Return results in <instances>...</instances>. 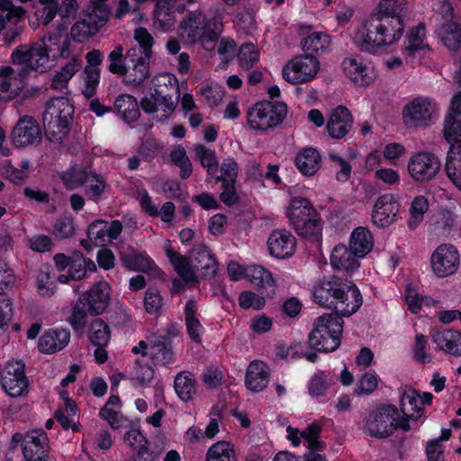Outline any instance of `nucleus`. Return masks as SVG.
Returning a JSON list of instances; mask_svg holds the SVG:
<instances>
[{
  "label": "nucleus",
  "mask_w": 461,
  "mask_h": 461,
  "mask_svg": "<svg viewBox=\"0 0 461 461\" xmlns=\"http://www.w3.org/2000/svg\"><path fill=\"white\" fill-rule=\"evenodd\" d=\"M69 54L70 41L60 31L50 32L35 41L19 45L13 50L11 60L21 69L16 72L9 66L0 68V95L5 100L16 98L31 72L45 73Z\"/></svg>",
  "instance_id": "obj_1"
},
{
  "label": "nucleus",
  "mask_w": 461,
  "mask_h": 461,
  "mask_svg": "<svg viewBox=\"0 0 461 461\" xmlns=\"http://www.w3.org/2000/svg\"><path fill=\"white\" fill-rule=\"evenodd\" d=\"M312 297L316 303L345 317L357 312L363 303L361 293L354 284L334 276L319 281L313 287Z\"/></svg>",
  "instance_id": "obj_2"
},
{
  "label": "nucleus",
  "mask_w": 461,
  "mask_h": 461,
  "mask_svg": "<svg viewBox=\"0 0 461 461\" xmlns=\"http://www.w3.org/2000/svg\"><path fill=\"white\" fill-rule=\"evenodd\" d=\"M451 110L453 113L444 123V136L450 143L445 167L448 178L461 191V93L454 95Z\"/></svg>",
  "instance_id": "obj_3"
},
{
  "label": "nucleus",
  "mask_w": 461,
  "mask_h": 461,
  "mask_svg": "<svg viewBox=\"0 0 461 461\" xmlns=\"http://www.w3.org/2000/svg\"><path fill=\"white\" fill-rule=\"evenodd\" d=\"M222 23L217 18L208 19L201 11L190 12L179 24V35L186 42H200L207 50L214 49Z\"/></svg>",
  "instance_id": "obj_4"
},
{
  "label": "nucleus",
  "mask_w": 461,
  "mask_h": 461,
  "mask_svg": "<svg viewBox=\"0 0 461 461\" xmlns=\"http://www.w3.org/2000/svg\"><path fill=\"white\" fill-rule=\"evenodd\" d=\"M361 429L372 438H386L396 429L409 431L411 427L407 418L401 417L396 406L385 404L371 411L364 420Z\"/></svg>",
  "instance_id": "obj_5"
},
{
  "label": "nucleus",
  "mask_w": 461,
  "mask_h": 461,
  "mask_svg": "<svg viewBox=\"0 0 461 461\" xmlns=\"http://www.w3.org/2000/svg\"><path fill=\"white\" fill-rule=\"evenodd\" d=\"M343 320L334 313H325L317 318L308 336L312 348L321 352H333L340 345Z\"/></svg>",
  "instance_id": "obj_6"
},
{
  "label": "nucleus",
  "mask_w": 461,
  "mask_h": 461,
  "mask_svg": "<svg viewBox=\"0 0 461 461\" xmlns=\"http://www.w3.org/2000/svg\"><path fill=\"white\" fill-rule=\"evenodd\" d=\"M285 214L295 231L305 238L318 239L321 232V223L311 202L303 197H293Z\"/></svg>",
  "instance_id": "obj_7"
},
{
  "label": "nucleus",
  "mask_w": 461,
  "mask_h": 461,
  "mask_svg": "<svg viewBox=\"0 0 461 461\" xmlns=\"http://www.w3.org/2000/svg\"><path fill=\"white\" fill-rule=\"evenodd\" d=\"M74 107L68 98L51 99L43 113L46 135L51 141H61L68 134Z\"/></svg>",
  "instance_id": "obj_8"
},
{
  "label": "nucleus",
  "mask_w": 461,
  "mask_h": 461,
  "mask_svg": "<svg viewBox=\"0 0 461 461\" xmlns=\"http://www.w3.org/2000/svg\"><path fill=\"white\" fill-rule=\"evenodd\" d=\"M287 113L283 102H258L247 113L248 125L254 131H267L280 124Z\"/></svg>",
  "instance_id": "obj_9"
},
{
  "label": "nucleus",
  "mask_w": 461,
  "mask_h": 461,
  "mask_svg": "<svg viewBox=\"0 0 461 461\" xmlns=\"http://www.w3.org/2000/svg\"><path fill=\"white\" fill-rule=\"evenodd\" d=\"M25 9L14 6L11 0H0V34L5 44L17 41L25 29Z\"/></svg>",
  "instance_id": "obj_10"
},
{
  "label": "nucleus",
  "mask_w": 461,
  "mask_h": 461,
  "mask_svg": "<svg viewBox=\"0 0 461 461\" xmlns=\"http://www.w3.org/2000/svg\"><path fill=\"white\" fill-rule=\"evenodd\" d=\"M438 117V107L430 98L418 96L408 102L402 109V122L409 128L426 127Z\"/></svg>",
  "instance_id": "obj_11"
},
{
  "label": "nucleus",
  "mask_w": 461,
  "mask_h": 461,
  "mask_svg": "<svg viewBox=\"0 0 461 461\" xmlns=\"http://www.w3.org/2000/svg\"><path fill=\"white\" fill-rule=\"evenodd\" d=\"M341 68L344 76L358 87H366L377 78L373 64L358 54L346 57L341 63Z\"/></svg>",
  "instance_id": "obj_12"
},
{
  "label": "nucleus",
  "mask_w": 461,
  "mask_h": 461,
  "mask_svg": "<svg viewBox=\"0 0 461 461\" xmlns=\"http://www.w3.org/2000/svg\"><path fill=\"white\" fill-rule=\"evenodd\" d=\"M21 360L8 361L0 371L2 389L11 397H20L28 393L29 380Z\"/></svg>",
  "instance_id": "obj_13"
},
{
  "label": "nucleus",
  "mask_w": 461,
  "mask_h": 461,
  "mask_svg": "<svg viewBox=\"0 0 461 461\" xmlns=\"http://www.w3.org/2000/svg\"><path fill=\"white\" fill-rule=\"evenodd\" d=\"M320 70L318 59L311 55L298 56L288 61L283 68V78L294 85L312 80Z\"/></svg>",
  "instance_id": "obj_14"
},
{
  "label": "nucleus",
  "mask_w": 461,
  "mask_h": 461,
  "mask_svg": "<svg viewBox=\"0 0 461 461\" xmlns=\"http://www.w3.org/2000/svg\"><path fill=\"white\" fill-rule=\"evenodd\" d=\"M439 158L427 151L417 152L411 156L407 163V170L412 180L424 183L433 179L439 172Z\"/></svg>",
  "instance_id": "obj_15"
},
{
  "label": "nucleus",
  "mask_w": 461,
  "mask_h": 461,
  "mask_svg": "<svg viewBox=\"0 0 461 461\" xmlns=\"http://www.w3.org/2000/svg\"><path fill=\"white\" fill-rule=\"evenodd\" d=\"M122 230V225L119 221L110 222L95 221L92 222L87 230V239L81 241L82 246L90 251L93 247H103L107 242L116 240Z\"/></svg>",
  "instance_id": "obj_16"
},
{
  "label": "nucleus",
  "mask_w": 461,
  "mask_h": 461,
  "mask_svg": "<svg viewBox=\"0 0 461 461\" xmlns=\"http://www.w3.org/2000/svg\"><path fill=\"white\" fill-rule=\"evenodd\" d=\"M138 48H131L126 52V67L122 73L123 82L131 86L141 85L149 77V60Z\"/></svg>",
  "instance_id": "obj_17"
},
{
  "label": "nucleus",
  "mask_w": 461,
  "mask_h": 461,
  "mask_svg": "<svg viewBox=\"0 0 461 461\" xmlns=\"http://www.w3.org/2000/svg\"><path fill=\"white\" fill-rule=\"evenodd\" d=\"M459 261L457 249L449 244L438 246L430 258L432 271L438 277L455 274L458 269Z\"/></svg>",
  "instance_id": "obj_18"
},
{
  "label": "nucleus",
  "mask_w": 461,
  "mask_h": 461,
  "mask_svg": "<svg viewBox=\"0 0 461 461\" xmlns=\"http://www.w3.org/2000/svg\"><path fill=\"white\" fill-rule=\"evenodd\" d=\"M376 18L375 30L380 42V50L397 43L402 37L404 24L402 18L397 15H379Z\"/></svg>",
  "instance_id": "obj_19"
},
{
  "label": "nucleus",
  "mask_w": 461,
  "mask_h": 461,
  "mask_svg": "<svg viewBox=\"0 0 461 461\" xmlns=\"http://www.w3.org/2000/svg\"><path fill=\"white\" fill-rule=\"evenodd\" d=\"M12 142L18 149L37 145L41 140V130L37 121L29 115L19 119L12 131Z\"/></svg>",
  "instance_id": "obj_20"
},
{
  "label": "nucleus",
  "mask_w": 461,
  "mask_h": 461,
  "mask_svg": "<svg viewBox=\"0 0 461 461\" xmlns=\"http://www.w3.org/2000/svg\"><path fill=\"white\" fill-rule=\"evenodd\" d=\"M433 395L430 393L420 394L417 390L411 387H404L401 390L400 407L402 412V417L410 419H418L423 414L425 405L431 403Z\"/></svg>",
  "instance_id": "obj_21"
},
{
  "label": "nucleus",
  "mask_w": 461,
  "mask_h": 461,
  "mask_svg": "<svg viewBox=\"0 0 461 461\" xmlns=\"http://www.w3.org/2000/svg\"><path fill=\"white\" fill-rule=\"evenodd\" d=\"M140 105L145 113H155V118L160 122L168 119L176 106L172 96L157 89L146 95L141 99Z\"/></svg>",
  "instance_id": "obj_22"
},
{
  "label": "nucleus",
  "mask_w": 461,
  "mask_h": 461,
  "mask_svg": "<svg viewBox=\"0 0 461 461\" xmlns=\"http://www.w3.org/2000/svg\"><path fill=\"white\" fill-rule=\"evenodd\" d=\"M376 26V18L372 17L365 20L355 29L352 41L361 51L370 54H377L381 51L376 36L378 31L375 29Z\"/></svg>",
  "instance_id": "obj_23"
},
{
  "label": "nucleus",
  "mask_w": 461,
  "mask_h": 461,
  "mask_svg": "<svg viewBox=\"0 0 461 461\" xmlns=\"http://www.w3.org/2000/svg\"><path fill=\"white\" fill-rule=\"evenodd\" d=\"M400 204L392 194L380 195L375 202L371 219L378 227H387L396 221Z\"/></svg>",
  "instance_id": "obj_24"
},
{
  "label": "nucleus",
  "mask_w": 461,
  "mask_h": 461,
  "mask_svg": "<svg viewBox=\"0 0 461 461\" xmlns=\"http://www.w3.org/2000/svg\"><path fill=\"white\" fill-rule=\"evenodd\" d=\"M111 299V286L105 281L95 284L80 298L90 315H99L108 307Z\"/></svg>",
  "instance_id": "obj_25"
},
{
  "label": "nucleus",
  "mask_w": 461,
  "mask_h": 461,
  "mask_svg": "<svg viewBox=\"0 0 461 461\" xmlns=\"http://www.w3.org/2000/svg\"><path fill=\"white\" fill-rule=\"evenodd\" d=\"M297 247L295 237L285 229L275 230L267 240V248L272 257L285 259L291 258Z\"/></svg>",
  "instance_id": "obj_26"
},
{
  "label": "nucleus",
  "mask_w": 461,
  "mask_h": 461,
  "mask_svg": "<svg viewBox=\"0 0 461 461\" xmlns=\"http://www.w3.org/2000/svg\"><path fill=\"white\" fill-rule=\"evenodd\" d=\"M48 438L41 429L28 431L24 435L23 454L26 461H47Z\"/></svg>",
  "instance_id": "obj_27"
},
{
  "label": "nucleus",
  "mask_w": 461,
  "mask_h": 461,
  "mask_svg": "<svg viewBox=\"0 0 461 461\" xmlns=\"http://www.w3.org/2000/svg\"><path fill=\"white\" fill-rule=\"evenodd\" d=\"M360 259L353 250L344 245H336L330 256V266L333 269L347 275H353L360 267Z\"/></svg>",
  "instance_id": "obj_28"
},
{
  "label": "nucleus",
  "mask_w": 461,
  "mask_h": 461,
  "mask_svg": "<svg viewBox=\"0 0 461 461\" xmlns=\"http://www.w3.org/2000/svg\"><path fill=\"white\" fill-rule=\"evenodd\" d=\"M353 118L348 108L338 106L330 113L327 122V130L330 137L341 139L352 128Z\"/></svg>",
  "instance_id": "obj_29"
},
{
  "label": "nucleus",
  "mask_w": 461,
  "mask_h": 461,
  "mask_svg": "<svg viewBox=\"0 0 461 461\" xmlns=\"http://www.w3.org/2000/svg\"><path fill=\"white\" fill-rule=\"evenodd\" d=\"M70 340L67 329H55L46 331L39 339L38 348L44 354H53L63 349Z\"/></svg>",
  "instance_id": "obj_30"
},
{
  "label": "nucleus",
  "mask_w": 461,
  "mask_h": 461,
  "mask_svg": "<svg viewBox=\"0 0 461 461\" xmlns=\"http://www.w3.org/2000/svg\"><path fill=\"white\" fill-rule=\"evenodd\" d=\"M433 342L445 353L461 356V332L455 330H437L431 333Z\"/></svg>",
  "instance_id": "obj_31"
},
{
  "label": "nucleus",
  "mask_w": 461,
  "mask_h": 461,
  "mask_svg": "<svg viewBox=\"0 0 461 461\" xmlns=\"http://www.w3.org/2000/svg\"><path fill=\"white\" fill-rule=\"evenodd\" d=\"M268 378L269 370L264 362L254 360L249 365L245 383L249 391H262L267 387L269 380Z\"/></svg>",
  "instance_id": "obj_32"
},
{
  "label": "nucleus",
  "mask_w": 461,
  "mask_h": 461,
  "mask_svg": "<svg viewBox=\"0 0 461 461\" xmlns=\"http://www.w3.org/2000/svg\"><path fill=\"white\" fill-rule=\"evenodd\" d=\"M348 247L359 258H366L374 248L373 234L366 227L355 228L349 236Z\"/></svg>",
  "instance_id": "obj_33"
},
{
  "label": "nucleus",
  "mask_w": 461,
  "mask_h": 461,
  "mask_svg": "<svg viewBox=\"0 0 461 461\" xmlns=\"http://www.w3.org/2000/svg\"><path fill=\"white\" fill-rule=\"evenodd\" d=\"M81 67L82 61L80 58L73 56L67 64L55 73L50 84L51 88L62 94H68V83Z\"/></svg>",
  "instance_id": "obj_34"
},
{
  "label": "nucleus",
  "mask_w": 461,
  "mask_h": 461,
  "mask_svg": "<svg viewBox=\"0 0 461 461\" xmlns=\"http://www.w3.org/2000/svg\"><path fill=\"white\" fill-rule=\"evenodd\" d=\"M295 166L304 176H314L321 165V156L314 148H304L295 157Z\"/></svg>",
  "instance_id": "obj_35"
},
{
  "label": "nucleus",
  "mask_w": 461,
  "mask_h": 461,
  "mask_svg": "<svg viewBox=\"0 0 461 461\" xmlns=\"http://www.w3.org/2000/svg\"><path fill=\"white\" fill-rule=\"evenodd\" d=\"M174 389L182 402H189L193 401L197 393L195 375L190 371L177 373L174 379Z\"/></svg>",
  "instance_id": "obj_36"
},
{
  "label": "nucleus",
  "mask_w": 461,
  "mask_h": 461,
  "mask_svg": "<svg viewBox=\"0 0 461 461\" xmlns=\"http://www.w3.org/2000/svg\"><path fill=\"white\" fill-rule=\"evenodd\" d=\"M165 253L177 275L185 282L196 280L194 267L187 258L175 251L170 243L165 245Z\"/></svg>",
  "instance_id": "obj_37"
},
{
  "label": "nucleus",
  "mask_w": 461,
  "mask_h": 461,
  "mask_svg": "<svg viewBox=\"0 0 461 461\" xmlns=\"http://www.w3.org/2000/svg\"><path fill=\"white\" fill-rule=\"evenodd\" d=\"M114 110L127 123L137 121L140 115L137 99L127 94L120 95L114 101Z\"/></svg>",
  "instance_id": "obj_38"
},
{
  "label": "nucleus",
  "mask_w": 461,
  "mask_h": 461,
  "mask_svg": "<svg viewBox=\"0 0 461 461\" xmlns=\"http://www.w3.org/2000/svg\"><path fill=\"white\" fill-rule=\"evenodd\" d=\"M122 265L131 271L148 272L153 268L154 262L146 252H138L132 249L120 252Z\"/></svg>",
  "instance_id": "obj_39"
},
{
  "label": "nucleus",
  "mask_w": 461,
  "mask_h": 461,
  "mask_svg": "<svg viewBox=\"0 0 461 461\" xmlns=\"http://www.w3.org/2000/svg\"><path fill=\"white\" fill-rule=\"evenodd\" d=\"M175 11L168 6L167 2H158L156 5L153 25L161 32H167L176 25Z\"/></svg>",
  "instance_id": "obj_40"
},
{
  "label": "nucleus",
  "mask_w": 461,
  "mask_h": 461,
  "mask_svg": "<svg viewBox=\"0 0 461 461\" xmlns=\"http://www.w3.org/2000/svg\"><path fill=\"white\" fill-rule=\"evenodd\" d=\"M58 0H39L34 12L38 23H31V27L36 30L40 23L45 26L50 24L58 14Z\"/></svg>",
  "instance_id": "obj_41"
},
{
  "label": "nucleus",
  "mask_w": 461,
  "mask_h": 461,
  "mask_svg": "<svg viewBox=\"0 0 461 461\" xmlns=\"http://www.w3.org/2000/svg\"><path fill=\"white\" fill-rule=\"evenodd\" d=\"M87 265L90 270L95 268V264L92 261L87 263L81 254H75L68 266V275H59L58 281L66 284L69 280H80L84 278L86 274Z\"/></svg>",
  "instance_id": "obj_42"
},
{
  "label": "nucleus",
  "mask_w": 461,
  "mask_h": 461,
  "mask_svg": "<svg viewBox=\"0 0 461 461\" xmlns=\"http://www.w3.org/2000/svg\"><path fill=\"white\" fill-rule=\"evenodd\" d=\"M205 461H237L233 444L225 440L212 444L206 452Z\"/></svg>",
  "instance_id": "obj_43"
},
{
  "label": "nucleus",
  "mask_w": 461,
  "mask_h": 461,
  "mask_svg": "<svg viewBox=\"0 0 461 461\" xmlns=\"http://www.w3.org/2000/svg\"><path fill=\"white\" fill-rule=\"evenodd\" d=\"M121 406V400L118 395H111L105 405L101 408L99 415L105 420L112 429H117L123 421L122 415L117 411Z\"/></svg>",
  "instance_id": "obj_44"
},
{
  "label": "nucleus",
  "mask_w": 461,
  "mask_h": 461,
  "mask_svg": "<svg viewBox=\"0 0 461 461\" xmlns=\"http://www.w3.org/2000/svg\"><path fill=\"white\" fill-rule=\"evenodd\" d=\"M196 310L197 308L194 301L190 300L186 303L185 315L187 332L193 341L199 343L204 330L199 320L195 317Z\"/></svg>",
  "instance_id": "obj_45"
},
{
  "label": "nucleus",
  "mask_w": 461,
  "mask_h": 461,
  "mask_svg": "<svg viewBox=\"0 0 461 461\" xmlns=\"http://www.w3.org/2000/svg\"><path fill=\"white\" fill-rule=\"evenodd\" d=\"M438 35L449 50H456L461 41V30L454 22H444L438 29Z\"/></svg>",
  "instance_id": "obj_46"
},
{
  "label": "nucleus",
  "mask_w": 461,
  "mask_h": 461,
  "mask_svg": "<svg viewBox=\"0 0 461 461\" xmlns=\"http://www.w3.org/2000/svg\"><path fill=\"white\" fill-rule=\"evenodd\" d=\"M91 171L89 167L75 165L62 173L61 179L68 189H75L79 185H85Z\"/></svg>",
  "instance_id": "obj_47"
},
{
  "label": "nucleus",
  "mask_w": 461,
  "mask_h": 461,
  "mask_svg": "<svg viewBox=\"0 0 461 461\" xmlns=\"http://www.w3.org/2000/svg\"><path fill=\"white\" fill-rule=\"evenodd\" d=\"M432 53L433 50L429 46L414 47L406 45L402 50L405 64L411 67H416L426 62L427 59L431 58Z\"/></svg>",
  "instance_id": "obj_48"
},
{
  "label": "nucleus",
  "mask_w": 461,
  "mask_h": 461,
  "mask_svg": "<svg viewBox=\"0 0 461 461\" xmlns=\"http://www.w3.org/2000/svg\"><path fill=\"white\" fill-rule=\"evenodd\" d=\"M77 412L76 403L68 402V405L59 406L55 411V418L64 429H71L73 431H77L79 428L75 422Z\"/></svg>",
  "instance_id": "obj_49"
},
{
  "label": "nucleus",
  "mask_w": 461,
  "mask_h": 461,
  "mask_svg": "<svg viewBox=\"0 0 461 461\" xmlns=\"http://www.w3.org/2000/svg\"><path fill=\"white\" fill-rule=\"evenodd\" d=\"M111 338L108 325L101 319L92 321L88 330V339L94 346H107Z\"/></svg>",
  "instance_id": "obj_50"
},
{
  "label": "nucleus",
  "mask_w": 461,
  "mask_h": 461,
  "mask_svg": "<svg viewBox=\"0 0 461 461\" xmlns=\"http://www.w3.org/2000/svg\"><path fill=\"white\" fill-rule=\"evenodd\" d=\"M246 279L256 286L267 287L275 285V279L272 274L264 267L258 265L248 266Z\"/></svg>",
  "instance_id": "obj_51"
},
{
  "label": "nucleus",
  "mask_w": 461,
  "mask_h": 461,
  "mask_svg": "<svg viewBox=\"0 0 461 461\" xmlns=\"http://www.w3.org/2000/svg\"><path fill=\"white\" fill-rule=\"evenodd\" d=\"M330 43V36L325 32H315L308 35L302 41L303 50L309 52H322Z\"/></svg>",
  "instance_id": "obj_52"
},
{
  "label": "nucleus",
  "mask_w": 461,
  "mask_h": 461,
  "mask_svg": "<svg viewBox=\"0 0 461 461\" xmlns=\"http://www.w3.org/2000/svg\"><path fill=\"white\" fill-rule=\"evenodd\" d=\"M100 29L86 17L77 22L70 30L71 38L77 42H84L95 35Z\"/></svg>",
  "instance_id": "obj_53"
},
{
  "label": "nucleus",
  "mask_w": 461,
  "mask_h": 461,
  "mask_svg": "<svg viewBox=\"0 0 461 461\" xmlns=\"http://www.w3.org/2000/svg\"><path fill=\"white\" fill-rule=\"evenodd\" d=\"M194 149L202 166L207 168L209 177L214 176L218 172L215 152L202 144L196 145Z\"/></svg>",
  "instance_id": "obj_54"
},
{
  "label": "nucleus",
  "mask_w": 461,
  "mask_h": 461,
  "mask_svg": "<svg viewBox=\"0 0 461 461\" xmlns=\"http://www.w3.org/2000/svg\"><path fill=\"white\" fill-rule=\"evenodd\" d=\"M329 158L331 161V167L335 172L336 179L340 183L347 182L352 174V166L348 160L334 153H329Z\"/></svg>",
  "instance_id": "obj_55"
},
{
  "label": "nucleus",
  "mask_w": 461,
  "mask_h": 461,
  "mask_svg": "<svg viewBox=\"0 0 461 461\" xmlns=\"http://www.w3.org/2000/svg\"><path fill=\"white\" fill-rule=\"evenodd\" d=\"M429 208V201L424 195L416 196L410 207V219L408 224L410 228H416L424 218L425 212Z\"/></svg>",
  "instance_id": "obj_56"
},
{
  "label": "nucleus",
  "mask_w": 461,
  "mask_h": 461,
  "mask_svg": "<svg viewBox=\"0 0 461 461\" xmlns=\"http://www.w3.org/2000/svg\"><path fill=\"white\" fill-rule=\"evenodd\" d=\"M169 157L172 163L180 167L181 177H189L193 167L185 149L182 146H176L171 149Z\"/></svg>",
  "instance_id": "obj_57"
},
{
  "label": "nucleus",
  "mask_w": 461,
  "mask_h": 461,
  "mask_svg": "<svg viewBox=\"0 0 461 461\" xmlns=\"http://www.w3.org/2000/svg\"><path fill=\"white\" fill-rule=\"evenodd\" d=\"M88 310L83 301L79 299L77 301L73 307L71 315L69 316L68 322L73 330L82 334L86 324Z\"/></svg>",
  "instance_id": "obj_58"
},
{
  "label": "nucleus",
  "mask_w": 461,
  "mask_h": 461,
  "mask_svg": "<svg viewBox=\"0 0 461 461\" xmlns=\"http://www.w3.org/2000/svg\"><path fill=\"white\" fill-rule=\"evenodd\" d=\"M194 253L202 269L211 274H214L217 271L218 264L216 258L206 246L198 245L194 249Z\"/></svg>",
  "instance_id": "obj_59"
},
{
  "label": "nucleus",
  "mask_w": 461,
  "mask_h": 461,
  "mask_svg": "<svg viewBox=\"0 0 461 461\" xmlns=\"http://www.w3.org/2000/svg\"><path fill=\"white\" fill-rule=\"evenodd\" d=\"M154 378V370L149 365H141L136 360L131 379L135 386H148Z\"/></svg>",
  "instance_id": "obj_60"
},
{
  "label": "nucleus",
  "mask_w": 461,
  "mask_h": 461,
  "mask_svg": "<svg viewBox=\"0 0 461 461\" xmlns=\"http://www.w3.org/2000/svg\"><path fill=\"white\" fill-rule=\"evenodd\" d=\"M238 59L243 69H249L259 60V51L252 43L242 44L238 53Z\"/></svg>",
  "instance_id": "obj_61"
},
{
  "label": "nucleus",
  "mask_w": 461,
  "mask_h": 461,
  "mask_svg": "<svg viewBox=\"0 0 461 461\" xmlns=\"http://www.w3.org/2000/svg\"><path fill=\"white\" fill-rule=\"evenodd\" d=\"M451 436V430L448 429H443L441 436L438 439L431 440L426 448L428 461H444V448L440 441L447 440Z\"/></svg>",
  "instance_id": "obj_62"
},
{
  "label": "nucleus",
  "mask_w": 461,
  "mask_h": 461,
  "mask_svg": "<svg viewBox=\"0 0 461 461\" xmlns=\"http://www.w3.org/2000/svg\"><path fill=\"white\" fill-rule=\"evenodd\" d=\"M100 69L84 68L82 94L86 98L93 97L95 95L100 82Z\"/></svg>",
  "instance_id": "obj_63"
},
{
  "label": "nucleus",
  "mask_w": 461,
  "mask_h": 461,
  "mask_svg": "<svg viewBox=\"0 0 461 461\" xmlns=\"http://www.w3.org/2000/svg\"><path fill=\"white\" fill-rule=\"evenodd\" d=\"M239 171L238 163L232 158H225L221 164V175L217 173L210 179H214L216 182L221 180L222 183H235Z\"/></svg>",
  "instance_id": "obj_64"
}]
</instances>
